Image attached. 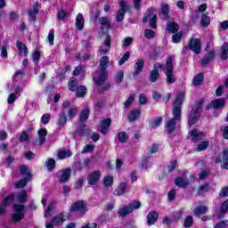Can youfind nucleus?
Here are the masks:
<instances>
[{
	"label": "nucleus",
	"mask_w": 228,
	"mask_h": 228,
	"mask_svg": "<svg viewBox=\"0 0 228 228\" xmlns=\"http://www.w3.org/2000/svg\"><path fill=\"white\" fill-rule=\"evenodd\" d=\"M50 120H51V114L50 113L44 114L41 118V122L43 124H49Z\"/></svg>",
	"instance_id": "obj_62"
},
{
	"label": "nucleus",
	"mask_w": 228,
	"mask_h": 228,
	"mask_svg": "<svg viewBox=\"0 0 228 228\" xmlns=\"http://www.w3.org/2000/svg\"><path fill=\"white\" fill-rule=\"evenodd\" d=\"M103 184L106 188L111 186V184H113V176H105L103 179Z\"/></svg>",
	"instance_id": "obj_54"
},
{
	"label": "nucleus",
	"mask_w": 228,
	"mask_h": 228,
	"mask_svg": "<svg viewBox=\"0 0 228 228\" xmlns=\"http://www.w3.org/2000/svg\"><path fill=\"white\" fill-rule=\"evenodd\" d=\"M143 67H145V61L143 59H137L134 65L133 76H139V74H142Z\"/></svg>",
	"instance_id": "obj_15"
},
{
	"label": "nucleus",
	"mask_w": 228,
	"mask_h": 228,
	"mask_svg": "<svg viewBox=\"0 0 228 228\" xmlns=\"http://www.w3.org/2000/svg\"><path fill=\"white\" fill-rule=\"evenodd\" d=\"M226 100L225 98H219L213 100L210 103L211 108H214V110H222L224 106H225Z\"/></svg>",
	"instance_id": "obj_19"
},
{
	"label": "nucleus",
	"mask_w": 228,
	"mask_h": 228,
	"mask_svg": "<svg viewBox=\"0 0 228 228\" xmlns=\"http://www.w3.org/2000/svg\"><path fill=\"white\" fill-rule=\"evenodd\" d=\"M228 43H224L222 46L221 59L227 60L228 56Z\"/></svg>",
	"instance_id": "obj_45"
},
{
	"label": "nucleus",
	"mask_w": 228,
	"mask_h": 228,
	"mask_svg": "<svg viewBox=\"0 0 228 228\" xmlns=\"http://www.w3.org/2000/svg\"><path fill=\"white\" fill-rule=\"evenodd\" d=\"M202 104H204V100H200L196 102V107L191 110L189 116V126H193V124L199 122V119L200 118V113H202Z\"/></svg>",
	"instance_id": "obj_3"
},
{
	"label": "nucleus",
	"mask_w": 228,
	"mask_h": 228,
	"mask_svg": "<svg viewBox=\"0 0 228 228\" xmlns=\"http://www.w3.org/2000/svg\"><path fill=\"white\" fill-rule=\"evenodd\" d=\"M183 225L185 228H189L193 225V216H188L184 220Z\"/></svg>",
	"instance_id": "obj_53"
},
{
	"label": "nucleus",
	"mask_w": 228,
	"mask_h": 228,
	"mask_svg": "<svg viewBox=\"0 0 228 228\" xmlns=\"http://www.w3.org/2000/svg\"><path fill=\"white\" fill-rule=\"evenodd\" d=\"M161 122H163L162 117H158L153 119V122H151L150 127L151 129H156V127H159L161 126Z\"/></svg>",
	"instance_id": "obj_41"
},
{
	"label": "nucleus",
	"mask_w": 228,
	"mask_h": 228,
	"mask_svg": "<svg viewBox=\"0 0 228 228\" xmlns=\"http://www.w3.org/2000/svg\"><path fill=\"white\" fill-rule=\"evenodd\" d=\"M173 118L169 119L166 124V131L168 134L177 129V124L181 121V107H174L172 111Z\"/></svg>",
	"instance_id": "obj_2"
},
{
	"label": "nucleus",
	"mask_w": 228,
	"mask_h": 228,
	"mask_svg": "<svg viewBox=\"0 0 228 228\" xmlns=\"http://www.w3.org/2000/svg\"><path fill=\"white\" fill-rule=\"evenodd\" d=\"M86 94V87H85V86H80L77 89V97H85Z\"/></svg>",
	"instance_id": "obj_51"
},
{
	"label": "nucleus",
	"mask_w": 228,
	"mask_h": 228,
	"mask_svg": "<svg viewBox=\"0 0 228 228\" xmlns=\"http://www.w3.org/2000/svg\"><path fill=\"white\" fill-rule=\"evenodd\" d=\"M123 79H124V71L119 70L116 75V83L120 84L122 83Z\"/></svg>",
	"instance_id": "obj_61"
},
{
	"label": "nucleus",
	"mask_w": 228,
	"mask_h": 228,
	"mask_svg": "<svg viewBox=\"0 0 228 228\" xmlns=\"http://www.w3.org/2000/svg\"><path fill=\"white\" fill-rule=\"evenodd\" d=\"M45 167L48 168L49 171L54 170V167H56V160H54V159H48L45 161Z\"/></svg>",
	"instance_id": "obj_44"
},
{
	"label": "nucleus",
	"mask_w": 228,
	"mask_h": 228,
	"mask_svg": "<svg viewBox=\"0 0 228 228\" xmlns=\"http://www.w3.org/2000/svg\"><path fill=\"white\" fill-rule=\"evenodd\" d=\"M76 26H77V29H78V31H83V29L85 28V18L83 17V14L78 13L77 15Z\"/></svg>",
	"instance_id": "obj_22"
},
{
	"label": "nucleus",
	"mask_w": 228,
	"mask_h": 228,
	"mask_svg": "<svg viewBox=\"0 0 228 228\" xmlns=\"http://www.w3.org/2000/svg\"><path fill=\"white\" fill-rule=\"evenodd\" d=\"M151 165V158H148L142 162L141 168H149Z\"/></svg>",
	"instance_id": "obj_63"
},
{
	"label": "nucleus",
	"mask_w": 228,
	"mask_h": 228,
	"mask_svg": "<svg viewBox=\"0 0 228 228\" xmlns=\"http://www.w3.org/2000/svg\"><path fill=\"white\" fill-rule=\"evenodd\" d=\"M211 22V18H209V15L208 12L201 14V25L204 28H208L209 26V23Z\"/></svg>",
	"instance_id": "obj_36"
},
{
	"label": "nucleus",
	"mask_w": 228,
	"mask_h": 228,
	"mask_svg": "<svg viewBox=\"0 0 228 228\" xmlns=\"http://www.w3.org/2000/svg\"><path fill=\"white\" fill-rule=\"evenodd\" d=\"M168 13H169L168 4H162L161 11H160V19H163V20H167L168 19Z\"/></svg>",
	"instance_id": "obj_29"
},
{
	"label": "nucleus",
	"mask_w": 228,
	"mask_h": 228,
	"mask_svg": "<svg viewBox=\"0 0 228 228\" xmlns=\"http://www.w3.org/2000/svg\"><path fill=\"white\" fill-rule=\"evenodd\" d=\"M167 29L169 31V33H177L179 25H177L175 22L167 21Z\"/></svg>",
	"instance_id": "obj_35"
},
{
	"label": "nucleus",
	"mask_w": 228,
	"mask_h": 228,
	"mask_svg": "<svg viewBox=\"0 0 228 228\" xmlns=\"http://www.w3.org/2000/svg\"><path fill=\"white\" fill-rule=\"evenodd\" d=\"M67 215L61 213L57 216H54L50 223L45 224L46 228H54V225H61L65 220H67Z\"/></svg>",
	"instance_id": "obj_10"
},
{
	"label": "nucleus",
	"mask_w": 228,
	"mask_h": 228,
	"mask_svg": "<svg viewBox=\"0 0 228 228\" xmlns=\"http://www.w3.org/2000/svg\"><path fill=\"white\" fill-rule=\"evenodd\" d=\"M147 102H149V99H147V96L145 95V94H141L139 95V104L143 106L147 104Z\"/></svg>",
	"instance_id": "obj_57"
},
{
	"label": "nucleus",
	"mask_w": 228,
	"mask_h": 228,
	"mask_svg": "<svg viewBox=\"0 0 228 228\" xmlns=\"http://www.w3.org/2000/svg\"><path fill=\"white\" fill-rule=\"evenodd\" d=\"M99 181H101V171H94L87 176V183L90 186H94Z\"/></svg>",
	"instance_id": "obj_13"
},
{
	"label": "nucleus",
	"mask_w": 228,
	"mask_h": 228,
	"mask_svg": "<svg viewBox=\"0 0 228 228\" xmlns=\"http://www.w3.org/2000/svg\"><path fill=\"white\" fill-rule=\"evenodd\" d=\"M158 17L154 13V9L150 8L147 10L146 15L143 17V22H150L151 28H156V20Z\"/></svg>",
	"instance_id": "obj_11"
},
{
	"label": "nucleus",
	"mask_w": 228,
	"mask_h": 228,
	"mask_svg": "<svg viewBox=\"0 0 228 228\" xmlns=\"http://www.w3.org/2000/svg\"><path fill=\"white\" fill-rule=\"evenodd\" d=\"M94 149H95V145L94 144H86L82 150V154H86L88 152H93Z\"/></svg>",
	"instance_id": "obj_55"
},
{
	"label": "nucleus",
	"mask_w": 228,
	"mask_h": 228,
	"mask_svg": "<svg viewBox=\"0 0 228 228\" xmlns=\"http://www.w3.org/2000/svg\"><path fill=\"white\" fill-rule=\"evenodd\" d=\"M223 161V168L228 170V148L223 151V159H216V163H222Z\"/></svg>",
	"instance_id": "obj_20"
},
{
	"label": "nucleus",
	"mask_w": 228,
	"mask_h": 228,
	"mask_svg": "<svg viewBox=\"0 0 228 228\" xmlns=\"http://www.w3.org/2000/svg\"><path fill=\"white\" fill-rule=\"evenodd\" d=\"M14 200L15 194L9 195L7 198L4 200L2 208H4V209L6 210V208H8V206H10V204H12V202H13Z\"/></svg>",
	"instance_id": "obj_38"
},
{
	"label": "nucleus",
	"mask_w": 228,
	"mask_h": 228,
	"mask_svg": "<svg viewBox=\"0 0 228 228\" xmlns=\"http://www.w3.org/2000/svg\"><path fill=\"white\" fill-rule=\"evenodd\" d=\"M140 110L135 109L132 111H130L129 115H128V120L130 122H134L136 120H138V118H140Z\"/></svg>",
	"instance_id": "obj_32"
},
{
	"label": "nucleus",
	"mask_w": 228,
	"mask_h": 228,
	"mask_svg": "<svg viewBox=\"0 0 228 228\" xmlns=\"http://www.w3.org/2000/svg\"><path fill=\"white\" fill-rule=\"evenodd\" d=\"M126 188H127V185L126 184V183H121L119 187L114 191V195H118V196L124 195V193H126Z\"/></svg>",
	"instance_id": "obj_39"
},
{
	"label": "nucleus",
	"mask_w": 228,
	"mask_h": 228,
	"mask_svg": "<svg viewBox=\"0 0 228 228\" xmlns=\"http://www.w3.org/2000/svg\"><path fill=\"white\" fill-rule=\"evenodd\" d=\"M76 115H77V109L71 108L68 110L69 120H72V118H74V117H76Z\"/></svg>",
	"instance_id": "obj_52"
},
{
	"label": "nucleus",
	"mask_w": 228,
	"mask_h": 228,
	"mask_svg": "<svg viewBox=\"0 0 228 228\" xmlns=\"http://www.w3.org/2000/svg\"><path fill=\"white\" fill-rule=\"evenodd\" d=\"M15 197L17 202H20V204H24L28 200V193L26 192V191L16 193L14 198Z\"/></svg>",
	"instance_id": "obj_27"
},
{
	"label": "nucleus",
	"mask_w": 228,
	"mask_h": 228,
	"mask_svg": "<svg viewBox=\"0 0 228 228\" xmlns=\"http://www.w3.org/2000/svg\"><path fill=\"white\" fill-rule=\"evenodd\" d=\"M110 126H111V118H105L102 120L100 125V132L102 133V134H108Z\"/></svg>",
	"instance_id": "obj_18"
},
{
	"label": "nucleus",
	"mask_w": 228,
	"mask_h": 228,
	"mask_svg": "<svg viewBox=\"0 0 228 228\" xmlns=\"http://www.w3.org/2000/svg\"><path fill=\"white\" fill-rule=\"evenodd\" d=\"M73 213H77L81 216L86 213V201L78 200L75 202L69 208Z\"/></svg>",
	"instance_id": "obj_9"
},
{
	"label": "nucleus",
	"mask_w": 228,
	"mask_h": 228,
	"mask_svg": "<svg viewBox=\"0 0 228 228\" xmlns=\"http://www.w3.org/2000/svg\"><path fill=\"white\" fill-rule=\"evenodd\" d=\"M16 47L20 54L23 56H28V47L20 41H17Z\"/></svg>",
	"instance_id": "obj_30"
},
{
	"label": "nucleus",
	"mask_w": 228,
	"mask_h": 228,
	"mask_svg": "<svg viewBox=\"0 0 228 228\" xmlns=\"http://www.w3.org/2000/svg\"><path fill=\"white\" fill-rule=\"evenodd\" d=\"M165 70V65L163 63L157 62L153 66V69L150 73L151 83H156L159 79V71Z\"/></svg>",
	"instance_id": "obj_8"
},
{
	"label": "nucleus",
	"mask_w": 228,
	"mask_h": 228,
	"mask_svg": "<svg viewBox=\"0 0 228 228\" xmlns=\"http://www.w3.org/2000/svg\"><path fill=\"white\" fill-rule=\"evenodd\" d=\"M202 43L200 42V39L199 38H191L189 45H185V48L182 51L183 54L187 52L188 49L191 51H193L195 54H200V52L202 51L201 48Z\"/></svg>",
	"instance_id": "obj_6"
},
{
	"label": "nucleus",
	"mask_w": 228,
	"mask_h": 228,
	"mask_svg": "<svg viewBox=\"0 0 228 228\" xmlns=\"http://www.w3.org/2000/svg\"><path fill=\"white\" fill-rule=\"evenodd\" d=\"M208 147H209V142L203 141L200 144H198L197 151L200 152L202 151H206Z\"/></svg>",
	"instance_id": "obj_48"
},
{
	"label": "nucleus",
	"mask_w": 228,
	"mask_h": 228,
	"mask_svg": "<svg viewBox=\"0 0 228 228\" xmlns=\"http://www.w3.org/2000/svg\"><path fill=\"white\" fill-rule=\"evenodd\" d=\"M159 216V214H158V212L156 211L150 212L147 216L148 225H154V224L158 222Z\"/></svg>",
	"instance_id": "obj_21"
},
{
	"label": "nucleus",
	"mask_w": 228,
	"mask_h": 228,
	"mask_svg": "<svg viewBox=\"0 0 228 228\" xmlns=\"http://www.w3.org/2000/svg\"><path fill=\"white\" fill-rule=\"evenodd\" d=\"M67 124V115L65 114V110L59 113V117L57 118V126L58 127H63Z\"/></svg>",
	"instance_id": "obj_24"
},
{
	"label": "nucleus",
	"mask_w": 228,
	"mask_h": 228,
	"mask_svg": "<svg viewBox=\"0 0 228 228\" xmlns=\"http://www.w3.org/2000/svg\"><path fill=\"white\" fill-rule=\"evenodd\" d=\"M130 56H131V53L129 52H126L123 57L119 60L118 65H124L125 61H127Z\"/></svg>",
	"instance_id": "obj_60"
},
{
	"label": "nucleus",
	"mask_w": 228,
	"mask_h": 228,
	"mask_svg": "<svg viewBox=\"0 0 228 228\" xmlns=\"http://www.w3.org/2000/svg\"><path fill=\"white\" fill-rule=\"evenodd\" d=\"M134 99H136V94H132L128 99L125 102V108L128 109L133 104Z\"/></svg>",
	"instance_id": "obj_47"
},
{
	"label": "nucleus",
	"mask_w": 228,
	"mask_h": 228,
	"mask_svg": "<svg viewBox=\"0 0 228 228\" xmlns=\"http://www.w3.org/2000/svg\"><path fill=\"white\" fill-rule=\"evenodd\" d=\"M210 190H211V186L209 185V183L201 185L198 190V194L204 195V193H208V191H209Z\"/></svg>",
	"instance_id": "obj_42"
},
{
	"label": "nucleus",
	"mask_w": 228,
	"mask_h": 228,
	"mask_svg": "<svg viewBox=\"0 0 228 228\" xmlns=\"http://www.w3.org/2000/svg\"><path fill=\"white\" fill-rule=\"evenodd\" d=\"M132 212H133V208L129 206H125L119 208V210L118 211V215L119 216H127V215H129V213H132Z\"/></svg>",
	"instance_id": "obj_34"
},
{
	"label": "nucleus",
	"mask_w": 228,
	"mask_h": 228,
	"mask_svg": "<svg viewBox=\"0 0 228 228\" xmlns=\"http://www.w3.org/2000/svg\"><path fill=\"white\" fill-rule=\"evenodd\" d=\"M166 83L167 85H173L175 83V75H174V59L168 57L166 64Z\"/></svg>",
	"instance_id": "obj_4"
},
{
	"label": "nucleus",
	"mask_w": 228,
	"mask_h": 228,
	"mask_svg": "<svg viewBox=\"0 0 228 228\" xmlns=\"http://www.w3.org/2000/svg\"><path fill=\"white\" fill-rule=\"evenodd\" d=\"M181 38H183V33L181 32H178L172 37L174 44H179V42H181Z\"/></svg>",
	"instance_id": "obj_59"
},
{
	"label": "nucleus",
	"mask_w": 228,
	"mask_h": 228,
	"mask_svg": "<svg viewBox=\"0 0 228 228\" xmlns=\"http://www.w3.org/2000/svg\"><path fill=\"white\" fill-rule=\"evenodd\" d=\"M215 51H210L208 54L205 55L203 59L201 60L202 65H208V63H211L213 60H215Z\"/></svg>",
	"instance_id": "obj_26"
},
{
	"label": "nucleus",
	"mask_w": 228,
	"mask_h": 228,
	"mask_svg": "<svg viewBox=\"0 0 228 228\" xmlns=\"http://www.w3.org/2000/svg\"><path fill=\"white\" fill-rule=\"evenodd\" d=\"M38 13V3H35L33 5V11L28 10V15L30 17L31 20L35 21L37 19V14Z\"/></svg>",
	"instance_id": "obj_33"
},
{
	"label": "nucleus",
	"mask_w": 228,
	"mask_h": 228,
	"mask_svg": "<svg viewBox=\"0 0 228 228\" xmlns=\"http://www.w3.org/2000/svg\"><path fill=\"white\" fill-rule=\"evenodd\" d=\"M13 209L15 213L12 215V222L17 224V222H20V220H24L25 214L24 209L25 207L22 204H14Z\"/></svg>",
	"instance_id": "obj_7"
},
{
	"label": "nucleus",
	"mask_w": 228,
	"mask_h": 228,
	"mask_svg": "<svg viewBox=\"0 0 228 228\" xmlns=\"http://www.w3.org/2000/svg\"><path fill=\"white\" fill-rule=\"evenodd\" d=\"M207 211H208L207 206H199L193 209V214L195 215V216H202V215H206Z\"/></svg>",
	"instance_id": "obj_31"
},
{
	"label": "nucleus",
	"mask_w": 228,
	"mask_h": 228,
	"mask_svg": "<svg viewBox=\"0 0 228 228\" xmlns=\"http://www.w3.org/2000/svg\"><path fill=\"white\" fill-rule=\"evenodd\" d=\"M227 220L226 221H221L218 224H216L214 228H227Z\"/></svg>",
	"instance_id": "obj_64"
},
{
	"label": "nucleus",
	"mask_w": 228,
	"mask_h": 228,
	"mask_svg": "<svg viewBox=\"0 0 228 228\" xmlns=\"http://www.w3.org/2000/svg\"><path fill=\"white\" fill-rule=\"evenodd\" d=\"M69 90L71 92H76V90H77V81L70 80L69 83Z\"/></svg>",
	"instance_id": "obj_56"
},
{
	"label": "nucleus",
	"mask_w": 228,
	"mask_h": 228,
	"mask_svg": "<svg viewBox=\"0 0 228 228\" xmlns=\"http://www.w3.org/2000/svg\"><path fill=\"white\" fill-rule=\"evenodd\" d=\"M82 45L83 47H85L87 53H90V51L92 50V42L90 40H84L82 42Z\"/></svg>",
	"instance_id": "obj_58"
},
{
	"label": "nucleus",
	"mask_w": 228,
	"mask_h": 228,
	"mask_svg": "<svg viewBox=\"0 0 228 228\" xmlns=\"http://www.w3.org/2000/svg\"><path fill=\"white\" fill-rule=\"evenodd\" d=\"M191 138L194 143H199V142L206 138V135L198 129H194L191 132Z\"/></svg>",
	"instance_id": "obj_16"
},
{
	"label": "nucleus",
	"mask_w": 228,
	"mask_h": 228,
	"mask_svg": "<svg viewBox=\"0 0 228 228\" xmlns=\"http://www.w3.org/2000/svg\"><path fill=\"white\" fill-rule=\"evenodd\" d=\"M89 115L90 114L88 113V110H82L79 118L80 122H86L88 120Z\"/></svg>",
	"instance_id": "obj_50"
},
{
	"label": "nucleus",
	"mask_w": 228,
	"mask_h": 228,
	"mask_svg": "<svg viewBox=\"0 0 228 228\" xmlns=\"http://www.w3.org/2000/svg\"><path fill=\"white\" fill-rule=\"evenodd\" d=\"M37 134H38L39 145H44L45 143V136H47V129L40 128L37 131Z\"/></svg>",
	"instance_id": "obj_25"
},
{
	"label": "nucleus",
	"mask_w": 228,
	"mask_h": 228,
	"mask_svg": "<svg viewBox=\"0 0 228 228\" xmlns=\"http://www.w3.org/2000/svg\"><path fill=\"white\" fill-rule=\"evenodd\" d=\"M70 174H72V170L70 168H65L57 173V179L59 183L61 184L67 183L69 179H70Z\"/></svg>",
	"instance_id": "obj_12"
},
{
	"label": "nucleus",
	"mask_w": 228,
	"mask_h": 228,
	"mask_svg": "<svg viewBox=\"0 0 228 228\" xmlns=\"http://www.w3.org/2000/svg\"><path fill=\"white\" fill-rule=\"evenodd\" d=\"M54 208H56V203H54V201H52L48 205V208H47L46 211L45 212V217L49 216L51 215V213H53V209H54Z\"/></svg>",
	"instance_id": "obj_49"
},
{
	"label": "nucleus",
	"mask_w": 228,
	"mask_h": 228,
	"mask_svg": "<svg viewBox=\"0 0 228 228\" xmlns=\"http://www.w3.org/2000/svg\"><path fill=\"white\" fill-rule=\"evenodd\" d=\"M72 156V151H61L58 152L59 159H65L66 158H70Z\"/></svg>",
	"instance_id": "obj_43"
},
{
	"label": "nucleus",
	"mask_w": 228,
	"mask_h": 228,
	"mask_svg": "<svg viewBox=\"0 0 228 228\" xmlns=\"http://www.w3.org/2000/svg\"><path fill=\"white\" fill-rule=\"evenodd\" d=\"M202 81H204V77L202 76V73H199L193 77L192 83L195 86H199L202 85Z\"/></svg>",
	"instance_id": "obj_40"
},
{
	"label": "nucleus",
	"mask_w": 228,
	"mask_h": 228,
	"mask_svg": "<svg viewBox=\"0 0 228 228\" xmlns=\"http://www.w3.org/2000/svg\"><path fill=\"white\" fill-rule=\"evenodd\" d=\"M20 174L23 179L15 183V188H24V186L28 184V181L31 180V173L29 172V168H28V167L25 165L20 167Z\"/></svg>",
	"instance_id": "obj_5"
},
{
	"label": "nucleus",
	"mask_w": 228,
	"mask_h": 228,
	"mask_svg": "<svg viewBox=\"0 0 228 228\" xmlns=\"http://www.w3.org/2000/svg\"><path fill=\"white\" fill-rule=\"evenodd\" d=\"M175 186H178V188H186L190 184V180L183 178V177H177L175 180Z\"/></svg>",
	"instance_id": "obj_23"
},
{
	"label": "nucleus",
	"mask_w": 228,
	"mask_h": 228,
	"mask_svg": "<svg viewBox=\"0 0 228 228\" xmlns=\"http://www.w3.org/2000/svg\"><path fill=\"white\" fill-rule=\"evenodd\" d=\"M184 102V93H179L176 95L175 101V108L178 107L181 108V104Z\"/></svg>",
	"instance_id": "obj_37"
},
{
	"label": "nucleus",
	"mask_w": 228,
	"mask_h": 228,
	"mask_svg": "<svg viewBox=\"0 0 228 228\" xmlns=\"http://www.w3.org/2000/svg\"><path fill=\"white\" fill-rule=\"evenodd\" d=\"M118 139L119 140V142L121 143H126V142H127V140H129V135H127L126 132H120L118 134Z\"/></svg>",
	"instance_id": "obj_46"
},
{
	"label": "nucleus",
	"mask_w": 228,
	"mask_h": 228,
	"mask_svg": "<svg viewBox=\"0 0 228 228\" xmlns=\"http://www.w3.org/2000/svg\"><path fill=\"white\" fill-rule=\"evenodd\" d=\"M108 63H110V58L108 56H103L100 60L99 66V76L98 77H94V83L101 86L106 79H108Z\"/></svg>",
	"instance_id": "obj_1"
},
{
	"label": "nucleus",
	"mask_w": 228,
	"mask_h": 228,
	"mask_svg": "<svg viewBox=\"0 0 228 228\" xmlns=\"http://www.w3.org/2000/svg\"><path fill=\"white\" fill-rule=\"evenodd\" d=\"M129 6L126 4V2L120 3V9L118 11L116 15V20L117 22H122L124 20V17L126 15V12H127Z\"/></svg>",
	"instance_id": "obj_14"
},
{
	"label": "nucleus",
	"mask_w": 228,
	"mask_h": 228,
	"mask_svg": "<svg viewBox=\"0 0 228 228\" xmlns=\"http://www.w3.org/2000/svg\"><path fill=\"white\" fill-rule=\"evenodd\" d=\"M22 90L20 86L16 87L14 93H12L7 99L8 104H13L15 101H17V98L20 97V92H22Z\"/></svg>",
	"instance_id": "obj_17"
},
{
	"label": "nucleus",
	"mask_w": 228,
	"mask_h": 228,
	"mask_svg": "<svg viewBox=\"0 0 228 228\" xmlns=\"http://www.w3.org/2000/svg\"><path fill=\"white\" fill-rule=\"evenodd\" d=\"M102 29H110L111 28V21L108 17H102L99 19Z\"/></svg>",
	"instance_id": "obj_28"
}]
</instances>
